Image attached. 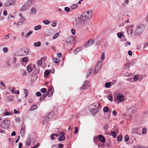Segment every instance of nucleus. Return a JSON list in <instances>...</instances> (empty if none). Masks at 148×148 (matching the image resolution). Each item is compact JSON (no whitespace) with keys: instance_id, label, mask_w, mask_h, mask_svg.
Returning <instances> with one entry per match:
<instances>
[{"instance_id":"obj_1","label":"nucleus","mask_w":148,"mask_h":148,"mask_svg":"<svg viewBox=\"0 0 148 148\" xmlns=\"http://www.w3.org/2000/svg\"><path fill=\"white\" fill-rule=\"evenodd\" d=\"M92 15V12L91 10H88L84 12L79 17V19L81 21H85L90 19Z\"/></svg>"},{"instance_id":"obj_2","label":"nucleus","mask_w":148,"mask_h":148,"mask_svg":"<svg viewBox=\"0 0 148 148\" xmlns=\"http://www.w3.org/2000/svg\"><path fill=\"white\" fill-rule=\"evenodd\" d=\"M87 110L91 113L95 114L100 110V104L98 103H94L88 106Z\"/></svg>"},{"instance_id":"obj_3","label":"nucleus","mask_w":148,"mask_h":148,"mask_svg":"<svg viewBox=\"0 0 148 148\" xmlns=\"http://www.w3.org/2000/svg\"><path fill=\"white\" fill-rule=\"evenodd\" d=\"M144 25H140L136 28L134 32V35H138L140 34L144 29Z\"/></svg>"},{"instance_id":"obj_4","label":"nucleus","mask_w":148,"mask_h":148,"mask_svg":"<svg viewBox=\"0 0 148 148\" xmlns=\"http://www.w3.org/2000/svg\"><path fill=\"white\" fill-rule=\"evenodd\" d=\"M10 122L9 120H4L1 124V126L4 128L7 129L10 126Z\"/></svg>"},{"instance_id":"obj_5","label":"nucleus","mask_w":148,"mask_h":148,"mask_svg":"<svg viewBox=\"0 0 148 148\" xmlns=\"http://www.w3.org/2000/svg\"><path fill=\"white\" fill-rule=\"evenodd\" d=\"M53 114L54 112H53L49 113L47 116L45 117V119L43 122V124L48 122L53 117Z\"/></svg>"},{"instance_id":"obj_6","label":"nucleus","mask_w":148,"mask_h":148,"mask_svg":"<svg viewBox=\"0 0 148 148\" xmlns=\"http://www.w3.org/2000/svg\"><path fill=\"white\" fill-rule=\"evenodd\" d=\"M15 3V1L14 0H10L6 2L4 4V5L5 7H8L14 5Z\"/></svg>"},{"instance_id":"obj_7","label":"nucleus","mask_w":148,"mask_h":148,"mask_svg":"<svg viewBox=\"0 0 148 148\" xmlns=\"http://www.w3.org/2000/svg\"><path fill=\"white\" fill-rule=\"evenodd\" d=\"M74 37L72 36H70L69 37L66 39V42L69 44H72L74 42Z\"/></svg>"},{"instance_id":"obj_8","label":"nucleus","mask_w":148,"mask_h":148,"mask_svg":"<svg viewBox=\"0 0 148 148\" xmlns=\"http://www.w3.org/2000/svg\"><path fill=\"white\" fill-rule=\"evenodd\" d=\"M53 92L54 89L53 87L52 86H50L48 89L47 93V95L49 97H51L53 95Z\"/></svg>"},{"instance_id":"obj_9","label":"nucleus","mask_w":148,"mask_h":148,"mask_svg":"<svg viewBox=\"0 0 148 148\" xmlns=\"http://www.w3.org/2000/svg\"><path fill=\"white\" fill-rule=\"evenodd\" d=\"M94 42V40L93 39H90L85 44L84 47H88L92 45Z\"/></svg>"},{"instance_id":"obj_10","label":"nucleus","mask_w":148,"mask_h":148,"mask_svg":"<svg viewBox=\"0 0 148 148\" xmlns=\"http://www.w3.org/2000/svg\"><path fill=\"white\" fill-rule=\"evenodd\" d=\"M16 59V58L15 57H13L10 59L9 60L7 61V64H8V65L10 66V64L15 63Z\"/></svg>"},{"instance_id":"obj_11","label":"nucleus","mask_w":148,"mask_h":148,"mask_svg":"<svg viewBox=\"0 0 148 148\" xmlns=\"http://www.w3.org/2000/svg\"><path fill=\"white\" fill-rule=\"evenodd\" d=\"M60 136L58 138V140L60 141L64 140H65L66 138L64 136L65 134L63 132H61L60 133Z\"/></svg>"},{"instance_id":"obj_12","label":"nucleus","mask_w":148,"mask_h":148,"mask_svg":"<svg viewBox=\"0 0 148 148\" xmlns=\"http://www.w3.org/2000/svg\"><path fill=\"white\" fill-rule=\"evenodd\" d=\"M90 86L89 82L88 81H86L82 87L80 88L81 89H84L87 88Z\"/></svg>"},{"instance_id":"obj_13","label":"nucleus","mask_w":148,"mask_h":148,"mask_svg":"<svg viewBox=\"0 0 148 148\" xmlns=\"http://www.w3.org/2000/svg\"><path fill=\"white\" fill-rule=\"evenodd\" d=\"M32 3V1L29 0L27 1L24 5L23 7H24L25 9H26L29 8L31 5Z\"/></svg>"},{"instance_id":"obj_14","label":"nucleus","mask_w":148,"mask_h":148,"mask_svg":"<svg viewBox=\"0 0 148 148\" xmlns=\"http://www.w3.org/2000/svg\"><path fill=\"white\" fill-rule=\"evenodd\" d=\"M101 67V65H100V63H99V62L97 64L95 68V74L97 73L99 71Z\"/></svg>"},{"instance_id":"obj_15","label":"nucleus","mask_w":148,"mask_h":148,"mask_svg":"<svg viewBox=\"0 0 148 148\" xmlns=\"http://www.w3.org/2000/svg\"><path fill=\"white\" fill-rule=\"evenodd\" d=\"M24 55H28L30 53V51L29 49L27 48H25L22 50Z\"/></svg>"},{"instance_id":"obj_16","label":"nucleus","mask_w":148,"mask_h":148,"mask_svg":"<svg viewBox=\"0 0 148 148\" xmlns=\"http://www.w3.org/2000/svg\"><path fill=\"white\" fill-rule=\"evenodd\" d=\"M98 136V138L101 142L103 143H104L105 142V138L103 135H100Z\"/></svg>"},{"instance_id":"obj_17","label":"nucleus","mask_w":148,"mask_h":148,"mask_svg":"<svg viewBox=\"0 0 148 148\" xmlns=\"http://www.w3.org/2000/svg\"><path fill=\"white\" fill-rule=\"evenodd\" d=\"M117 98L119 100L122 101L124 100V97L121 94H119L117 96Z\"/></svg>"},{"instance_id":"obj_18","label":"nucleus","mask_w":148,"mask_h":148,"mask_svg":"<svg viewBox=\"0 0 148 148\" xmlns=\"http://www.w3.org/2000/svg\"><path fill=\"white\" fill-rule=\"evenodd\" d=\"M50 73V70H46L44 74V77L45 78H47L48 77V75H49Z\"/></svg>"},{"instance_id":"obj_19","label":"nucleus","mask_w":148,"mask_h":148,"mask_svg":"<svg viewBox=\"0 0 148 148\" xmlns=\"http://www.w3.org/2000/svg\"><path fill=\"white\" fill-rule=\"evenodd\" d=\"M105 58V55L104 53H103L101 54V60L99 62V63H100V65H101L103 63V60Z\"/></svg>"},{"instance_id":"obj_20","label":"nucleus","mask_w":148,"mask_h":148,"mask_svg":"<svg viewBox=\"0 0 148 148\" xmlns=\"http://www.w3.org/2000/svg\"><path fill=\"white\" fill-rule=\"evenodd\" d=\"M31 138L30 137H28L27 141L26 142V144L27 146H29L31 143Z\"/></svg>"},{"instance_id":"obj_21","label":"nucleus","mask_w":148,"mask_h":148,"mask_svg":"<svg viewBox=\"0 0 148 148\" xmlns=\"http://www.w3.org/2000/svg\"><path fill=\"white\" fill-rule=\"evenodd\" d=\"M37 108V106L34 105L32 106L30 108V111H33L34 110L36 109Z\"/></svg>"},{"instance_id":"obj_22","label":"nucleus","mask_w":148,"mask_h":148,"mask_svg":"<svg viewBox=\"0 0 148 148\" xmlns=\"http://www.w3.org/2000/svg\"><path fill=\"white\" fill-rule=\"evenodd\" d=\"M123 136L121 134L117 136V139L118 141L120 142L122 140Z\"/></svg>"},{"instance_id":"obj_23","label":"nucleus","mask_w":148,"mask_h":148,"mask_svg":"<svg viewBox=\"0 0 148 148\" xmlns=\"http://www.w3.org/2000/svg\"><path fill=\"white\" fill-rule=\"evenodd\" d=\"M33 31L32 30L30 31L26 35L25 37L28 38L30 36V35L33 33Z\"/></svg>"},{"instance_id":"obj_24","label":"nucleus","mask_w":148,"mask_h":148,"mask_svg":"<svg viewBox=\"0 0 148 148\" xmlns=\"http://www.w3.org/2000/svg\"><path fill=\"white\" fill-rule=\"evenodd\" d=\"M41 42L40 41H38L35 42L34 43V45L36 47H39L41 45Z\"/></svg>"},{"instance_id":"obj_25","label":"nucleus","mask_w":148,"mask_h":148,"mask_svg":"<svg viewBox=\"0 0 148 148\" xmlns=\"http://www.w3.org/2000/svg\"><path fill=\"white\" fill-rule=\"evenodd\" d=\"M82 49V47H80L77 48L76 50H75L74 51V53L77 54L79 51L81 50Z\"/></svg>"},{"instance_id":"obj_26","label":"nucleus","mask_w":148,"mask_h":148,"mask_svg":"<svg viewBox=\"0 0 148 148\" xmlns=\"http://www.w3.org/2000/svg\"><path fill=\"white\" fill-rule=\"evenodd\" d=\"M53 59V62L54 63H58L60 61V60L57 58H54Z\"/></svg>"},{"instance_id":"obj_27","label":"nucleus","mask_w":148,"mask_h":148,"mask_svg":"<svg viewBox=\"0 0 148 148\" xmlns=\"http://www.w3.org/2000/svg\"><path fill=\"white\" fill-rule=\"evenodd\" d=\"M41 28V26L40 25H39L38 26H35L34 27V29L36 30H38L39 29H40Z\"/></svg>"},{"instance_id":"obj_28","label":"nucleus","mask_w":148,"mask_h":148,"mask_svg":"<svg viewBox=\"0 0 148 148\" xmlns=\"http://www.w3.org/2000/svg\"><path fill=\"white\" fill-rule=\"evenodd\" d=\"M77 4H73L71 6V8L72 9H74L77 8Z\"/></svg>"},{"instance_id":"obj_29","label":"nucleus","mask_w":148,"mask_h":148,"mask_svg":"<svg viewBox=\"0 0 148 148\" xmlns=\"http://www.w3.org/2000/svg\"><path fill=\"white\" fill-rule=\"evenodd\" d=\"M42 22L45 25H48L50 23V21L48 20H45L43 21Z\"/></svg>"},{"instance_id":"obj_30","label":"nucleus","mask_w":148,"mask_h":148,"mask_svg":"<svg viewBox=\"0 0 148 148\" xmlns=\"http://www.w3.org/2000/svg\"><path fill=\"white\" fill-rule=\"evenodd\" d=\"M109 108L107 106H105L103 108V111L105 112H107L108 111Z\"/></svg>"},{"instance_id":"obj_31","label":"nucleus","mask_w":148,"mask_h":148,"mask_svg":"<svg viewBox=\"0 0 148 148\" xmlns=\"http://www.w3.org/2000/svg\"><path fill=\"white\" fill-rule=\"evenodd\" d=\"M124 139L125 142H127L129 139V136L127 135H126Z\"/></svg>"},{"instance_id":"obj_32","label":"nucleus","mask_w":148,"mask_h":148,"mask_svg":"<svg viewBox=\"0 0 148 148\" xmlns=\"http://www.w3.org/2000/svg\"><path fill=\"white\" fill-rule=\"evenodd\" d=\"M117 36L119 38H121L123 37V35L121 33L119 32L117 34Z\"/></svg>"},{"instance_id":"obj_33","label":"nucleus","mask_w":148,"mask_h":148,"mask_svg":"<svg viewBox=\"0 0 148 148\" xmlns=\"http://www.w3.org/2000/svg\"><path fill=\"white\" fill-rule=\"evenodd\" d=\"M15 120L17 122L19 123L20 122V119L19 117H16Z\"/></svg>"},{"instance_id":"obj_34","label":"nucleus","mask_w":148,"mask_h":148,"mask_svg":"<svg viewBox=\"0 0 148 148\" xmlns=\"http://www.w3.org/2000/svg\"><path fill=\"white\" fill-rule=\"evenodd\" d=\"M137 148H148V147L144 146L141 145H138L137 146Z\"/></svg>"},{"instance_id":"obj_35","label":"nucleus","mask_w":148,"mask_h":148,"mask_svg":"<svg viewBox=\"0 0 148 148\" xmlns=\"http://www.w3.org/2000/svg\"><path fill=\"white\" fill-rule=\"evenodd\" d=\"M59 35L58 33H57L55 34V35L53 36V39H54L56 38Z\"/></svg>"},{"instance_id":"obj_36","label":"nucleus","mask_w":148,"mask_h":148,"mask_svg":"<svg viewBox=\"0 0 148 148\" xmlns=\"http://www.w3.org/2000/svg\"><path fill=\"white\" fill-rule=\"evenodd\" d=\"M32 70V67L31 66H29L27 67V70L29 72H30Z\"/></svg>"},{"instance_id":"obj_37","label":"nucleus","mask_w":148,"mask_h":148,"mask_svg":"<svg viewBox=\"0 0 148 148\" xmlns=\"http://www.w3.org/2000/svg\"><path fill=\"white\" fill-rule=\"evenodd\" d=\"M111 135L114 138H115L116 136V133L114 131H113L111 132Z\"/></svg>"},{"instance_id":"obj_38","label":"nucleus","mask_w":148,"mask_h":148,"mask_svg":"<svg viewBox=\"0 0 148 148\" xmlns=\"http://www.w3.org/2000/svg\"><path fill=\"white\" fill-rule=\"evenodd\" d=\"M47 89L45 88H43L41 89L40 91L42 93H44L46 92Z\"/></svg>"},{"instance_id":"obj_39","label":"nucleus","mask_w":148,"mask_h":148,"mask_svg":"<svg viewBox=\"0 0 148 148\" xmlns=\"http://www.w3.org/2000/svg\"><path fill=\"white\" fill-rule=\"evenodd\" d=\"M28 58L27 57H25L23 59V61L24 62H26L28 61Z\"/></svg>"},{"instance_id":"obj_40","label":"nucleus","mask_w":148,"mask_h":148,"mask_svg":"<svg viewBox=\"0 0 148 148\" xmlns=\"http://www.w3.org/2000/svg\"><path fill=\"white\" fill-rule=\"evenodd\" d=\"M111 84L110 82H107L105 84V86L107 88H109Z\"/></svg>"},{"instance_id":"obj_41","label":"nucleus","mask_w":148,"mask_h":148,"mask_svg":"<svg viewBox=\"0 0 148 148\" xmlns=\"http://www.w3.org/2000/svg\"><path fill=\"white\" fill-rule=\"evenodd\" d=\"M31 11L32 12H33L34 13H35L36 12V10L35 8H32Z\"/></svg>"},{"instance_id":"obj_42","label":"nucleus","mask_w":148,"mask_h":148,"mask_svg":"<svg viewBox=\"0 0 148 148\" xmlns=\"http://www.w3.org/2000/svg\"><path fill=\"white\" fill-rule=\"evenodd\" d=\"M108 99L109 100L112 101L113 100V97L111 95H109L108 96Z\"/></svg>"},{"instance_id":"obj_43","label":"nucleus","mask_w":148,"mask_h":148,"mask_svg":"<svg viewBox=\"0 0 148 148\" xmlns=\"http://www.w3.org/2000/svg\"><path fill=\"white\" fill-rule=\"evenodd\" d=\"M15 89V87L12 88V89L10 91L12 93H15L14 90Z\"/></svg>"},{"instance_id":"obj_44","label":"nucleus","mask_w":148,"mask_h":148,"mask_svg":"<svg viewBox=\"0 0 148 148\" xmlns=\"http://www.w3.org/2000/svg\"><path fill=\"white\" fill-rule=\"evenodd\" d=\"M98 138H99L98 136H95L94 138V142H96L97 141Z\"/></svg>"},{"instance_id":"obj_45","label":"nucleus","mask_w":148,"mask_h":148,"mask_svg":"<svg viewBox=\"0 0 148 148\" xmlns=\"http://www.w3.org/2000/svg\"><path fill=\"white\" fill-rule=\"evenodd\" d=\"M142 133L143 134H145L146 133V129L145 128L143 129Z\"/></svg>"},{"instance_id":"obj_46","label":"nucleus","mask_w":148,"mask_h":148,"mask_svg":"<svg viewBox=\"0 0 148 148\" xmlns=\"http://www.w3.org/2000/svg\"><path fill=\"white\" fill-rule=\"evenodd\" d=\"M9 34H7V35H5L4 36V38L5 40L8 39L9 38Z\"/></svg>"},{"instance_id":"obj_47","label":"nucleus","mask_w":148,"mask_h":148,"mask_svg":"<svg viewBox=\"0 0 148 148\" xmlns=\"http://www.w3.org/2000/svg\"><path fill=\"white\" fill-rule=\"evenodd\" d=\"M57 23L55 21H53L52 24V26L53 27H55L56 26Z\"/></svg>"},{"instance_id":"obj_48","label":"nucleus","mask_w":148,"mask_h":148,"mask_svg":"<svg viewBox=\"0 0 148 148\" xmlns=\"http://www.w3.org/2000/svg\"><path fill=\"white\" fill-rule=\"evenodd\" d=\"M12 113L11 112H5L4 113V115L5 116L10 115Z\"/></svg>"},{"instance_id":"obj_49","label":"nucleus","mask_w":148,"mask_h":148,"mask_svg":"<svg viewBox=\"0 0 148 148\" xmlns=\"http://www.w3.org/2000/svg\"><path fill=\"white\" fill-rule=\"evenodd\" d=\"M57 55L58 58H60L62 56V54L61 53H57Z\"/></svg>"},{"instance_id":"obj_50","label":"nucleus","mask_w":148,"mask_h":148,"mask_svg":"<svg viewBox=\"0 0 148 148\" xmlns=\"http://www.w3.org/2000/svg\"><path fill=\"white\" fill-rule=\"evenodd\" d=\"M75 130L74 132V133L75 134H76L78 133V128L77 127H75Z\"/></svg>"},{"instance_id":"obj_51","label":"nucleus","mask_w":148,"mask_h":148,"mask_svg":"<svg viewBox=\"0 0 148 148\" xmlns=\"http://www.w3.org/2000/svg\"><path fill=\"white\" fill-rule=\"evenodd\" d=\"M138 78L139 77L138 75H135L134 77V79L135 81L138 80Z\"/></svg>"},{"instance_id":"obj_52","label":"nucleus","mask_w":148,"mask_h":148,"mask_svg":"<svg viewBox=\"0 0 148 148\" xmlns=\"http://www.w3.org/2000/svg\"><path fill=\"white\" fill-rule=\"evenodd\" d=\"M64 147V145L62 144H59L58 148H62Z\"/></svg>"},{"instance_id":"obj_53","label":"nucleus","mask_w":148,"mask_h":148,"mask_svg":"<svg viewBox=\"0 0 148 148\" xmlns=\"http://www.w3.org/2000/svg\"><path fill=\"white\" fill-rule=\"evenodd\" d=\"M112 114L114 116H116L117 112L116 110H114L112 112Z\"/></svg>"},{"instance_id":"obj_54","label":"nucleus","mask_w":148,"mask_h":148,"mask_svg":"<svg viewBox=\"0 0 148 148\" xmlns=\"http://www.w3.org/2000/svg\"><path fill=\"white\" fill-rule=\"evenodd\" d=\"M65 10L67 12H69L70 11V9L69 7H65L64 8Z\"/></svg>"},{"instance_id":"obj_55","label":"nucleus","mask_w":148,"mask_h":148,"mask_svg":"<svg viewBox=\"0 0 148 148\" xmlns=\"http://www.w3.org/2000/svg\"><path fill=\"white\" fill-rule=\"evenodd\" d=\"M42 62L41 60H39L37 62L39 66H41L42 64Z\"/></svg>"},{"instance_id":"obj_56","label":"nucleus","mask_w":148,"mask_h":148,"mask_svg":"<svg viewBox=\"0 0 148 148\" xmlns=\"http://www.w3.org/2000/svg\"><path fill=\"white\" fill-rule=\"evenodd\" d=\"M3 51L4 52H6L8 51V49L7 48L4 47L3 48Z\"/></svg>"},{"instance_id":"obj_57","label":"nucleus","mask_w":148,"mask_h":148,"mask_svg":"<svg viewBox=\"0 0 148 148\" xmlns=\"http://www.w3.org/2000/svg\"><path fill=\"white\" fill-rule=\"evenodd\" d=\"M51 139L52 140H53L54 139H55V138L54 137V135L53 134H52L51 135Z\"/></svg>"},{"instance_id":"obj_58","label":"nucleus","mask_w":148,"mask_h":148,"mask_svg":"<svg viewBox=\"0 0 148 148\" xmlns=\"http://www.w3.org/2000/svg\"><path fill=\"white\" fill-rule=\"evenodd\" d=\"M71 32L73 34H75V31L74 29H71Z\"/></svg>"},{"instance_id":"obj_59","label":"nucleus","mask_w":148,"mask_h":148,"mask_svg":"<svg viewBox=\"0 0 148 148\" xmlns=\"http://www.w3.org/2000/svg\"><path fill=\"white\" fill-rule=\"evenodd\" d=\"M25 129L23 127L21 128V133H22L23 134H24V132Z\"/></svg>"},{"instance_id":"obj_60","label":"nucleus","mask_w":148,"mask_h":148,"mask_svg":"<svg viewBox=\"0 0 148 148\" xmlns=\"http://www.w3.org/2000/svg\"><path fill=\"white\" fill-rule=\"evenodd\" d=\"M128 54L129 56H131L132 54V52L131 51H129L128 52Z\"/></svg>"},{"instance_id":"obj_61","label":"nucleus","mask_w":148,"mask_h":148,"mask_svg":"<svg viewBox=\"0 0 148 148\" xmlns=\"http://www.w3.org/2000/svg\"><path fill=\"white\" fill-rule=\"evenodd\" d=\"M41 95V93L40 92H37L36 93V95L37 96H40Z\"/></svg>"},{"instance_id":"obj_62","label":"nucleus","mask_w":148,"mask_h":148,"mask_svg":"<svg viewBox=\"0 0 148 148\" xmlns=\"http://www.w3.org/2000/svg\"><path fill=\"white\" fill-rule=\"evenodd\" d=\"M14 114H18L19 113V111H17L16 109H14Z\"/></svg>"},{"instance_id":"obj_63","label":"nucleus","mask_w":148,"mask_h":148,"mask_svg":"<svg viewBox=\"0 0 148 148\" xmlns=\"http://www.w3.org/2000/svg\"><path fill=\"white\" fill-rule=\"evenodd\" d=\"M18 23L19 24V25H21L24 23V21H19Z\"/></svg>"},{"instance_id":"obj_64","label":"nucleus","mask_w":148,"mask_h":148,"mask_svg":"<svg viewBox=\"0 0 148 148\" xmlns=\"http://www.w3.org/2000/svg\"><path fill=\"white\" fill-rule=\"evenodd\" d=\"M39 143H38L35 146H34L33 147H31V148H36L37 147H38L39 145Z\"/></svg>"}]
</instances>
